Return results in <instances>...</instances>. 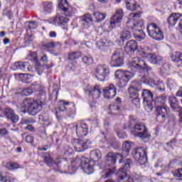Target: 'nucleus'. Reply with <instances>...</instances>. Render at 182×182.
<instances>
[{
  "mask_svg": "<svg viewBox=\"0 0 182 182\" xmlns=\"http://www.w3.org/2000/svg\"><path fill=\"white\" fill-rule=\"evenodd\" d=\"M107 160L105 164L108 167H112L116 164V160L119 159V164H121V168L118 171V177L119 180H125L124 182H134L132 178H127V171H130L132 168V159H124L122 158V155L119 153L109 152L106 156Z\"/></svg>",
  "mask_w": 182,
  "mask_h": 182,
  "instance_id": "nucleus-1",
  "label": "nucleus"
},
{
  "mask_svg": "<svg viewBox=\"0 0 182 182\" xmlns=\"http://www.w3.org/2000/svg\"><path fill=\"white\" fill-rule=\"evenodd\" d=\"M58 8L64 12L62 14H57L54 18L53 23L54 25H66L69 22L68 16H73L75 15V9H73L68 0H59Z\"/></svg>",
  "mask_w": 182,
  "mask_h": 182,
  "instance_id": "nucleus-2",
  "label": "nucleus"
},
{
  "mask_svg": "<svg viewBox=\"0 0 182 182\" xmlns=\"http://www.w3.org/2000/svg\"><path fill=\"white\" fill-rule=\"evenodd\" d=\"M127 27L129 29H132L134 32V36L136 41H142L146 38V34L143 32V26L144 22L140 19V14H135L132 18H129L127 21Z\"/></svg>",
  "mask_w": 182,
  "mask_h": 182,
  "instance_id": "nucleus-3",
  "label": "nucleus"
},
{
  "mask_svg": "<svg viewBox=\"0 0 182 182\" xmlns=\"http://www.w3.org/2000/svg\"><path fill=\"white\" fill-rule=\"evenodd\" d=\"M156 112V121L159 123L166 122V117L168 113V108L166 105V98L164 97H157L154 100Z\"/></svg>",
  "mask_w": 182,
  "mask_h": 182,
  "instance_id": "nucleus-4",
  "label": "nucleus"
},
{
  "mask_svg": "<svg viewBox=\"0 0 182 182\" xmlns=\"http://www.w3.org/2000/svg\"><path fill=\"white\" fill-rule=\"evenodd\" d=\"M21 106L23 109H26V110H28V113H30V114L32 116H36V114L42 110L43 102L26 98L23 101Z\"/></svg>",
  "mask_w": 182,
  "mask_h": 182,
  "instance_id": "nucleus-5",
  "label": "nucleus"
},
{
  "mask_svg": "<svg viewBox=\"0 0 182 182\" xmlns=\"http://www.w3.org/2000/svg\"><path fill=\"white\" fill-rule=\"evenodd\" d=\"M73 166L75 167H81L84 173L86 174H92L93 173V166L89 164V159L85 156L77 157L73 161Z\"/></svg>",
  "mask_w": 182,
  "mask_h": 182,
  "instance_id": "nucleus-6",
  "label": "nucleus"
},
{
  "mask_svg": "<svg viewBox=\"0 0 182 182\" xmlns=\"http://www.w3.org/2000/svg\"><path fill=\"white\" fill-rule=\"evenodd\" d=\"M147 32L149 36L155 41H163L164 39V34L160 27L154 23H151L147 26Z\"/></svg>",
  "mask_w": 182,
  "mask_h": 182,
  "instance_id": "nucleus-7",
  "label": "nucleus"
},
{
  "mask_svg": "<svg viewBox=\"0 0 182 182\" xmlns=\"http://www.w3.org/2000/svg\"><path fill=\"white\" fill-rule=\"evenodd\" d=\"M116 79H119L117 86L119 87H124L127 85V82L133 77V74L129 71H123L122 70H117L115 72Z\"/></svg>",
  "mask_w": 182,
  "mask_h": 182,
  "instance_id": "nucleus-8",
  "label": "nucleus"
},
{
  "mask_svg": "<svg viewBox=\"0 0 182 182\" xmlns=\"http://www.w3.org/2000/svg\"><path fill=\"white\" fill-rule=\"evenodd\" d=\"M109 75H110V71L106 65H99L95 70V76L100 82H105L109 77Z\"/></svg>",
  "mask_w": 182,
  "mask_h": 182,
  "instance_id": "nucleus-9",
  "label": "nucleus"
},
{
  "mask_svg": "<svg viewBox=\"0 0 182 182\" xmlns=\"http://www.w3.org/2000/svg\"><path fill=\"white\" fill-rule=\"evenodd\" d=\"M130 68L134 72H137V70H141V69H143L144 70H146V72H150V70H151V68L149 67L148 65L146 64V62L140 59V58L139 57L134 58L131 60Z\"/></svg>",
  "mask_w": 182,
  "mask_h": 182,
  "instance_id": "nucleus-10",
  "label": "nucleus"
},
{
  "mask_svg": "<svg viewBox=\"0 0 182 182\" xmlns=\"http://www.w3.org/2000/svg\"><path fill=\"white\" fill-rule=\"evenodd\" d=\"M123 18V10H118L116 11L115 14L113 16L110 23H105L103 28L106 32H110L114 28L116 23L122 22Z\"/></svg>",
  "mask_w": 182,
  "mask_h": 182,
  "instance_id": "nucleus-11",
  "label": "nucleus"
},
{
  "mask_svg": "<svg viewBox=\"0 0 182 182\" xmlns=\"http://www.w3.org/2000/svg\"><path fill=\"white\" fill-rule=\"evenodd\" d=\"M132 156L136 160L138 161L139 164H146L147 163V152L146 151V149L143 147L136 148L132 151Z\"/></svg>",
  "mask_w": 182,
  "mask_h": 182,
  "instance_id": "nucleus-12",
  "label": "nucleus"
},
{
  "mask_svg": "<svg viewBox=\"0 0 182 182\" xmlns=\"http://www.w3.org/2000/svg\"><path fill=\"white\" fill-rule=\"evenodd\" d=\"M134 132H135L134 135L137 137H140V139H149V137H150V134H149L146 125L143 123L135 124L134 127Z\"/></svg>",
  "mask_w": 182,
  "mask_h": 182,
  "instance_id": "nucleus-13",
  "label": "nucleus"
},
{
  "mask_svg": "<svg viewBox=\"0 0 182 182\" xmlns=\"http://www.w3.org/2000/svg\"><path fill=\"white\" fill-rule=\"evenodd\" d=\"M92 142H90V140L89 139L82 141L80 139H74L73 141V146L75 151H77L78 153L85 151V150L89 149V146H90Z\"/></svg>",
  "mask_w": 182,
  "mask_h": 182,
  "instance_id": "nucleus-14",
  "label": "nucleus"
},
{
  "mask_svg": "<svg viewBox=\"0 0 182 182\" xmlns=\"http://www.w3.org/2000/svg\"><path fill=\"white\" fill-rule=\"evenodd\" d=\"M124 63L123 56L120 54V51L119 50H115L111 57V66L112 68H120V66H123Z\"/></svg>",
  "mask_w": 182,
  "mask_h": 182,
  "instance_id": "nucleus-15",
  "label": "nucleus"
},
{
  "mask_svg": "<svg viewBox=\"0 0 182 182\" xmlns=\"http://www.w3.org/2000/svg\"><path fill=\"white\" fill-rule=\"evenodd\" d=\"M141 96L143 97L144 103L145 106H147L149 110L153 109V93L151 90L147 89L143 90Z\"/></svg>",
  "mask_w": 182,
  "mask_h": 182,
  "instance_id": "nucleus-16",
  "label": "nucleus"
},
{
  "mask_svg": "<svg viewBox=\"0 0 182 182\" xmlns=\"http://www.w3.org/2000/svg\"><path fill=\"white\" fill-rule=\"evenodd\" d=\"M85 93L92 96L93 99H99L100 95H102V90L99 85L87 87L85 89Z\"/></svg>",
  "mask_w": 182,
  "mask_h": 182,
  "instance_id": "nucleus-17",
  "label": "nucleus"
},
{
  "mask_svg": "<svg viewBox=\"0 0 182 182\" xmlns=\"http://www.w3.org/2000/svg\"><path fill=\"white\" fill-rule=\"evenodd\" d=\"M76 133L78 137H85L87 135V132H89V127L87 124L83 122L77 124L76 126Z\"/></svg>",
  "mask_w": 182,
  "mask_h": 182,
  "instance_id": "nucleus-18",
  "label": "nucleus"
},
{
  "mask_svg": "<svg viewBox=\"0 0 182 182\" xmlns=\"http://www.w3.org/2000/svg\"><path fill=\"white\" fill-rule=\"evenodd\" d=\"M105 99H113L116 96V87L113 84H109L103 89Z\"/></svg>",
  "mask_w": 182,
  "mask_h": 182,
  "instance_id": "nucleus-19",
  "label": "nucleus"
},
{
  "mask_svg": "<svg viewBox=\"0 0 182 182\" xmlns=\"http://www.w3.org/2000/svg\"><path fill=\"white\" fill-rule=\"evenodd\" d=\"M4 114L12 123H18L19 121V117L11 109L6 108L4 111Z\"/></svg>",
  "mask_w": 182,
  "mask_h": 182,
  "instance_id": "nucleus-20",
  "label": "nucleus"
},
{
  "mask_svg": "<svg viewBox=\"0 0 182 182\" xmlns=\"http://www.w3.org/2000/svg\"><path fill=\"white\" fill-rule=\"evenodd\" d=\"M147 59L149 63L152 65H161L163 63V57L156 54L149 53L147 55Z\"/></svg>",
  "mask_w": 182,
  "mask_h": 182,
  "instance_id": "nucleus-21",
  "label": "nucleus"
},
{
  "mask_svg": "<svg viewBox=\"0 0 182 182\" xmlns=\"http://www.w3.org/2000/svg\"><path fill=\"white\" fill-rule=\"evenodd\" d=\"M139 48L137 41L131 40L128 41L124 47L125 52L127 53H134V51Z\"/></svg>",
  "mask_w": 182,
  "mask_h": 182,
  "instance_id": "nucleus-22",
  "label": "nucleus"
},
{
  "mask_svg": "<svg viewBox=\"0 0 182 182\" xmlns=\"http://www.w3.org/2000/svg\"><path fill=\"white\" fill-rule=\"evenodd\" d=\"M56 164H58V166H55L56 171H59L60 170L66 171V167H69L68 160L63 158H58L56 160Z\"/></svg>",
  "mask_w": 182,
  "mask_h": 182,
  "instance_id": "nucleus-23",
  "label": "nucleus"
},
{
  "mask_svg": "<svg viewBox=\"0 0 182 182\" xmlns=\"http://www.w3.org/2000/svg\"><path fill=\"white\" fill-rule=\"evenodd\" d=\"M15 66L23 72H29L32 70V66L28 62H18L15 63Z\"/></svg>",
  "mask_w": 182,
  "mask_h": 182,
  "instance_id": "nucleus-24",
  "label": "nucleus"
},
{
  "mask_svg": "<svg viewBox=\"0 0 182 182\" xmlns=\"http://www.w3.org/2000/svg\"><path fill=\"white\" fill-rule=\"evenodd\" d=\"M44 159V163L47 164L49 167H52L53 170L56 171V166H58V164H56V161H55L53 159H52V156H50L49 154H46L43 156Z\"/></svg>",
  "mask_w": 182,
  "mask_h": 182,
  "instance_id": "nucleus-25",
  "label": "nucleus"
},
{
  "mask_svg": "<svg viewBox=\"0 0 182 182\" xmlns=\"http://www.w3.org/2000/svg\"><path fill=\"white\" fill-rule=\"evenodd\" d=\"M125 4L127 9H129V11H137V9L140 8V6L137 4V1L135 0H126Z\"/></svg>",
  "mask_w": 182,
  "mask_h": 182,
  "instance_id": "nucleus-26",
  "label": "nucleus"
},
{
  "mask_svg": "<svg viewBox=\"0 0 182 182\" xmlns=\"http://www.w3.org/2000/svg\"><path fill=\"white\" fill-rule=\"evenodd\" d=\"M130 150H132V144H130V141H127L122 144V154H121L122 159H123V157H127L130 153Z\"/></svg>",
  "mask_w": 182,
  "mask_h": 182,
  "instance_id": "nucleus-27",
  "label": "nucleus"
},
{
  "mask_svg": "<svg viewBox=\"0 0 182 182\" xmlns=\"http://www.w3.org/2000/svg\"><path fill=\"white\" fill-rule=\"evenodd\" d=\"M182 15L178 13H173L168 18V23L171 25V26H174L176 23H177V21L181 18Z\"/></svg>",
  "mask_w": 182,
  "mask_h": 182,
  "instance_id": "nucleus-28",
  "label": "nucleus"
},
{
  "mask_svg": "<svg viewBox=\"0 0 182 182\" xmlns=\"http://www.w3.org/2000/svg\"><path fill=\"white\" fill-rule=\"evenodd\" d=\"M171 60L173 63H176L178 65H182V53L180 51L175 52L171 55Z\"/></svg>",
  "mask_w": 182,
  "mask_h": 182,
  "instance_id": "nucleus-29",
  "label": "nucleus"
},
{
  "mask_svg": "<svg viewBox=\"0 0 182 182\" xmlns=\"http://www.w3.org/2000/svg\"><path fill=\"white\" fill-rule=\"evenodd\" d=\"M141 83H144V85H151V83H154V79L149 76H144L140 81L133 82V85H141Z\"/></svg>",
  "mask_w": 182,
  "mask_h": 182,
  "instance_id": "nucleus-30",
  "label": "nucleus"
},
{
  "mask_svg": "<svg viewBox=\"0 0 182 182\" xmlns=\"http://www.w3.org/2000/svg\"><path fill=\"white\" fill-rule=\"evenodd\" d=\"M90 156L91 160L93 161H99V159L100 157H102V153H100V151L99 149H95L93 151H91L90 153Z\"/></svg>",
  "mask_w": 182,
  "mask_h": 182,
  "instance_id": "nucleus-31",
  "label": "nucleus"
},
{
  "mask_svg": "<svg viewBox=\"0 0 182 182\" xmlns=\"http://www.w3.org/2000/svg\"><path fill=\"white\" fill-rule=\"evenodd\" d=\"M97 47L101 50H105V48H107L110 45V41L107 39H102L96 43Z\"/></svg>",
  "mask_w": 182,
  "mask_h": 182,
  "instance_id": "nucleus-32",
  "label": "nucleus"
},
{
  "mask_svg": "<svg viewBox=\"0 0 182 182\" xmlns=\"http://www.w3.org/2000/svg\"><path fill=\"white\" fill-rule=\"evenodd\" d=\"M129 39H132L130 31L125 30L120 33L119 42H124V41H129Z\"/></svg>",
  "mask_w": 182,
  "mask_h": 182,
  "instance_id": "nucleus-33",
  "label": "nucleus"
},
{
  "mask_svg": "<svg viewBox=\"0 0 182 182\" xmlns=\"http://www.w3.org/2000/svg\"><path fill=\"white\" fill-rule=\"evenodd\" d=\"M114 171H116V168L113 167L112 168H107L102 172V178H107L109 177H112L113 174H114Z\"/></svg>",
  "mask_w": 182,
  "mask_h": 182,
  "instance_id": "nucleus-34",
  "label": "nucleus"
},
{
  "mask_svg": "<svg viewBox=\"0 0 182 182\" xmlns=\"http://www.w3.org/2000/svg\"><path fill=\"white\" fill-rule=\"evenodd\" d=\"M120 104L113 102L109 105V110L112 114H119L120 112Z\"/></svg>",
  "mask_w": 182,
  "mask_h": 182,
  "instance_id": "nucleus-35",
  "label": "nucleus"
},
{
  "mask_svg": "<svg viewBox=\"0 0 182 182\" xmlns=\"http://www.w3.org/2000/svg\"><path fill=\"white\" fill-rule=\"evenodd\" d=\"M170 106L173 110H176V109H178V101L177 100V98L173 96H171L168 98Z\"/></svg>",
  "mask_w": 182,
  "mask_h": 182,
  "instance_id": "nucleus-36",
  "label": "nucleus"
},
{
  "mask_svg": "<svg viewBox=\"0 0 182 182\" xmlns=\"http://www.w3.org/2000/svg\"><path fill=\"white\" fill-rule=\"evenodd\" d=\"M30 88H31L33 92L35 93V92H43L45 87L41 84L33 82L30 85Z\"/></svg>",
  "mask_w": 182,
  "mask_h": 182,
  "instance_id": "nucleus-37",
  "label": "nucleus"
},
{
  "mask_svg": "<svg viewBox=\"0 0 182 182\" xmlns=\"http://www.w3.org/2000/svg\"><path fill=\"white\" fill-rule=\"evenodd\" d=\"M139 92H140V89L134 87V86H131L129 89H128V93H129L130 96H132V97H133L134 96V97H139Z\"/></svg>",
  "mask_w": 182,
  "mask_h": 182,
  "instance_id": "nucleus-38",
  "label": "nucleus"
},
{
  "mask_svg": "<svg viewBox=\"0 0 182 182\" xmlns=\"http://www.w3.org/2000/svg\"><path fill=\"white\" fill-rule=\"evenodd\" d=\"M106 13H101L100 11H97L94 13V16L96 18L97 22H102L106 18Z\"/></svg>",
  "mask_w": 182,
  "mask_h": 182,
  "instance_id": "nucleus-39",
  "label": "nucleus"
},
{
  "mask_svg": "<svg viewBox=\"0 0 182 182\" xmlns=\"http://www.w3.org/2000/svg\"><path fill=\"white\" fill-rule=\"evenodd\" d=\"M150 53H147L145 52L144 49L137 47L136 48V56H139V58H144L145 59H147V55H149Z\"/></svg>",
  "mask_w": 182,
  "mask_h": 182,
  "instance_id": "nucleus-40",
  "label": "nucleus"
},
{
  "mask_svg": "<svg viewBox=\"0 0 182 182\" xmlns=\"http://www.w3.org/2000/svg\"><path fill=\"white\" fill-rule=\"evenodd\" d=\"M80 56H82V55L80 54V52H77V51L73 52L68 54V59L69 60H75L76 59H79Z\"/></svg>",
  "mask_w": 182,
  "mask_h": 182,
  "instance_id": "nucleus-41",
  "label": "nucleus"
},
{
  "mask_svg": "<svg viewBox=\"0 0 182 182\" xmlns=\"http://www.w3.org/2000/svg\"><path fill=\"white\" fill-rule=\"evenodd\" d=\"M33 93V91L31 90V87L25 88L21 92V96H31Z\"/></svg>",
  "mask_w": 182,
  "mask_h": 182,
  "instance_id": "nucleus-42",
  "label": "nucleus"
},
{
  "mask_svg": "<svg viewBox=\"0 0 182 182\" xmlns=\"http://www.w3.org/2000/svg\"><path fill=\"white\" fill-rule=\"evenodd\" d=\"M81 21L83 24L90 23V22H92V16H90L89 14H87L83 17H82Z\"/></svg>",
  "mask_w": 182,
  "mask_h": 182,
  "instance_id": "nucleus-43",
  "label": "nucleus"
},
{
  "mask_svg": "<svg viewBox=\"0 0 182 182\" xmlns=\"http://www.w3.org/2000/svg\"><path fill=\"white\" fill-rule=\"evenodd\" d=\"M82 62L85 63V65H93V58L92 56H84L82 58Z\"/></svg>",
  "mask_w": 182,
  "mask_h": 182,
  "instance_id": "nucleus-44",
  "label": "nucleus"
},
{
  "mask_svg": "<svg viewBox=\"0 0 182 182\" xmlns=\"http://www.w3.org/2000/svg\"><path fill=\"white\" fill-rule=\"evenodd\" d=\"M6 168H8V170H16V168H18V164L8 162L6 164Z\"/></svg>",
  "mask_w": 182,
  "mask_h": 182,
  "instance_id": "nucleus-45",
  "label": "nucleus"
},
{
  "mask_svg": "<svg viewBox=\"0 0 182 182\" xmlns=\"http://www.w3.org/2000/svg\"><path fill=\"white\" fill-rule=\"evenodd\" d=\"M35 70L38 73V75H42V73H43V66L37 64L35 67Z\"/></svg>",
  "mask_w": 182,
  "mask_h": 182,
  "instance_id": "nucleus-46",
  "label": "nucleus"
},
{
  "mask_svg": "<svg viewBox=\"0 0 182 182\" xmlns=\"http://www.w3.org/2000/svg\"><path fill=\"white\" fill-rule=\"evenodd\" d=\"M44 11L46 12H49L52 11V3L51 2H45L44 3Z\"/></svg>",
  "mask_w": 182,
  "mask_h": 182,
  "instance_id": "nucleus-47",
  "label": "nucleus"
},
{
  "mask_svg": "<svg viewBox=\"0 0 182 182\" xmlns=\"http://www.w3.org/2000/svg\"><path fill=\"white\" fill-rule=\"evenodd\" d=\"M3 15H6L9 18V19H11L12 18V11L8 9H5L3 11Z\"/></svg>",
  "mask_w": 182,
  "mask_h": 182,
  "instance_id": "nucleus-48",
  "label": "nucleus"
},
{
  "mask_svg": "<svg viewBox=\"0 0 182 182\" xmlns=\"http://www.w3.org/2000/svg\"><path fill=\"white\" fill-rule=\"evenodd\" d=\"M38 28V25H36V22L30 21L28 22V29H36Z\"/></svg>",
  "mask_w": 182,
  "mask_h": 182,
  "instance_id": "nucleus-49",
  "label": "nucleus"
},
{
  "mask_svg": "<svg viewBox=\"0 0 182 182\" xmlns=\"http://www.w3.org/2000/svg\"><path fill=\"white\" fill-rule=\"evenodd\" d=\"M33 140H34L33 136L31 135L26 136L25 139V141H26V143H30L31 144H33Z\"/></svg>",
  "mask_w": 182,
  "mask_h": 182,
  "instance_id": "nucleus-50",
  "label": "nucleus"
},
{
  "mask_svg": "<svg viewBox=\"0 0 182 182\" xmlns=\"http://www.w3.org/2000/svg\"><path fill=\"white\" fill-rule=\"evenodd\" d=\"M44 46L45 48H47L48 49H51V48H55V43L54 42H48L46 44H44Z\"/></svg>",
  "mask_w": 182,
  "mask_h": 182,
  "instance_id": "nucleus-51",
  "label": "nucleus"
},
{
  "mask_svg": "<svg viewBox=\"0 0 182 182\" xmlns=\"http://www.w3.org/2000/svg\"><path fill=\"white\" fill-rule=\"evenodd\" d=\"M21 76H23L24 80L28 83L29 82V79L32 77V75L31 74H21Z\"/></svg>",
  "mask_w": 182,
  "mask_h": 182,
  "instance_id": "nucleus-52",
  "label": "nucleus"
},
{
  "mask_svg": "<svg viewBox=\"0 0 182 182\" xmlns=\"http://www.w3.org/2000/svg\"><path fill=\"white\" fill-rule=\"evenodd\" d=\"M175 164H177V159H173L171 161L169 164L168 165V167H169V168H172V167H174Z\"/></svg>",
  "mask_w": 182,
  "mask_h": 182,
  "instance_id": "nucleus-53",
  "label": "nucleus"
},
{
  "mask_svg": "<svg viewBox=\"0 0 182 182\" xmlns=\"http://www.w3.org/2000/svg\"><path fill=\"white\" fill-rule=\"evenodd\" d=\"M176 177L178 180H182V168H179L176 173Z\"/></svg>",
  "mask_w": 182,
  "mask_h": 182,
  "instance_id": "nucleus-54",
  "label": "nucleus"
},
{
  "mask_svg": "<svg viewBox=\"0 0 182 182\" xmlns=\"http://www.w3.org/2000/svg\"><path fill=\"white\" fill-rule=\"evenodd\" d=\"M8 132L6 129H0V136H6Z\"/></svg>",
  "mask_w": 182,
  "mask_h": 182,
  "instance_id": "nucleus-55",
  "label": "nucleus"
},
{
  "mask_svg": "<svg viewBox=\"0 0 182 182\" xmlns=\"http://www.w3.org/2000/svg\"><path fill=\"white\" fill-rule=\"evenodd\" d=\"M26 130H29L30 132H35V128H34L33 126H32V125H28V126L26 127Z\"/></svg>",
  "mask_w": 182,
  "mask_h": 182,
  "instance_id": "nucleus-56",
  "label": "nucleus"
},
{
  "mask_svg": "<svg viewBox=\"0 0 182 182\" xmlns=\"http://www.w3.org/2000/svg\"><path fill=\"white\" fill-rule=\"evenodd\" d=\"M41 60H42V62L46 63L48 62V56L46 55V54H44L41 58Z\"/></svg>",
  "mask_w": 182,
  "mask_h": 182,
  "instance_id": "nucleus-57",
  "label": "nucleus"
},
{
  "mask_svg": "<svg viewBox=\"0 0 182 182\" xmlns=\"http://www.w3.org/2000/svg\"><path fill=\"white\" fill-rule=\"evenodd\" d=\"M176 96L178 97H182V87L180 88L179 90L176 92Z\"/></svg>",
  "mask_w": 182,
  "mask_h": 182,
  "instance_id": "nucleus-58",
  "label": "nucleus"
},
{
  "mask_svg": "<svg viewBox=\"0 0 182 182\" xmlns=\"http://www.w3.org/2000/svg\"><path fill=\"white\" fill-rule=\"evenodd\" d=\"M177 143V139L173 138L171 141L166 143V144H176Z\"/></svg>",
  "mask_w": 182,
  "mask_h": 182,
  "instance_id": "nucleus-59",
  "label": "nucleus"
},
{
  "mask_svg": "<svg viewBox=\"0 0 182 182\" xmlns=\"http://www.w3.org/2000/svg\"><path fill=\"white\" fill-rule=\"evenodd\" d=\"M50 38H56V33L55 31H50L49 33Z\"/></svg>",
  "mask_w": 182,
  "mask_h": 182,
  "instance_id": "nucleus-60",
  "label": "nucleus"
},
{
  "mask_svg": "<svg viewBox=\"0 0 182 182\" xmlns=\"http://www.w3.org/2000/svg\"><path fill=\"white\" fill-rule=\"evenodd\" d=\"M22 123L23 124H29V123H31V120L28 119H22Z\"/></svg>",
  "mask_w": 182,
  "mask_h": 182,
  "instance_id": "nucleus-61",
  "label": "nucleus"
},
{
  "mask_svg": "<svg viewBox=\"0 0 182 182\" xmlns=\"http://www.w3.org/2000/svg\"><path fill=\"white\" fill-rule=\"evenodd\" d=\"M114 103H117V104L119 105V106L122 107V99H120V97H117L116 99V102Z\"/></svg>",
  "mask_w": 182,
  "mask_h": 182,
  "instance_id": "nucleus-62",
  "label": "nucleus"
},
{
  "mask_svg": "<svg viewBox=\"0 0 182 182\" xmlns=\"http://www.w3.org/2000/svg\"><path fill=\"white\" fill-rule=\"evenodd\" d=\"M0 180L1 181H6V182H9V181L6 180V177L2 176L1 174H0Z\"/></svg>",
  "mask_w": 182,
  "mask_h": 182,
  "instance_id": "nucleus-63",
  "label": "nucleus"
},
{
  "mask_svg": "<svg viewBox=\"0 0 182 182\" xmlns=\"http://www.w3.org/2000/svg\"><path fill=\"white\" fill-rule=\"evenodd\" d=\"M179 29H180L181 33H182V19L179 22Z\"/></svg>",
  "mask_w": 182,
  "mask_h": 182,
  "instance_id": "nucleus-64",
  "label": "nucleus"
}]
</instances>
